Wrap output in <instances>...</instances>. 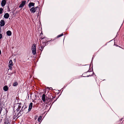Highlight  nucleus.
<instances>
[{
  "instance_id": "f257e3e1",
  "label": "nucleus",
  "mask_w": 124,
  "mask_h": 124,
  "mask_svg": "<svg viewBox=\"0 0 124 124\" xmlns=\"http://www.w3.org/2000/svg\"><path fill=\"white\" fill-rule=\"evenodd\" d=\"M23 109H21L20 111L19 112V113L17 114L16 115V112H14V113H13V115L14 116H16V117H17V118H18L20 116L22 115V114L23 113Z\"/></svg>"
},
{
  "instance_id": "f03ea898",
  "label": "nucleus",
  "mask_w": 124,
  "mask_h": 124,
  "mask_svg": "<svg viewBox=\"0 0 124 124\" xmlns=\"http://www.w3.org/2000/svg\"><path fill=\"white\" fill-rule=\"evenodd\" d=\"M38 7H33L30 9V11L31 13H34L36 12V9H37Z\"/></svg>"
},
{
  "instance_id": "7ed1b4c3",
  "label": "nucleus",
  "mask_w": 124,
  "mask_h": 124,
  "mask_svg": "<svg viewBox=\"0 0 124 124\" xmlns=\"http://www.w3.org/2000/svg\"><path fill=\"white\" fill-rule=\"evenodd\" d=\"M26 1L23 0L22 1L21 3L19 6V8H23L24 5H25L26 2Z\"/></svg>"
},
{
  "instance_id": "20e7f679",
  "label": "nucleus",
  "mask_w": 124,
  "mask_h": 124,
  "mask_svg": "<svg viewBox=\"0 0 124 124\" xmlns=\"http://www.w3.org/2000/svg\"><path fill=\"white\" fill-rule=\"evenodd\" d=\"M27 107L26 105H24L22 107L21 109H23V112L24 113H27L26 112L27 111Z\"/></svg>"
},
{
  "instance_id": "39448f33",
  "label": "nucleus",
  "mask_w": 124,
  "mask_h": 124,
  "mask_svg": "<svg viewBox=\"0 0 124 124\" xmlns=\"http://www.w3.org/2000/svg\"><path fill=\"white\" fill-rule=\"evenodd\" d=\"M32 105L33 103L32 102L30 103L29 105V108L28 111H27V112H28L31 111L32 108Z\"/></svg>"
},
{
  "instance_id": "423d86ee",
  "label": "nucleus",
  "mask_w": 124,
  "mask_h": 124,
  "mask_svg": "<svg viewBox=\"0 0 124 124\" xmlns=\"http://www.w3.org/2000/svg\"><path fill=\"white\" fill-rule=\"evenodd\" d=\"M17 104H18L17 108L16 109V112H18L21 107V103H18Z\"/></svg>"
},
{
  "instance_id": "0eeeda50",
  "label": "nucleus",
  "mask_w": 124,
  "mask_h": 124,
  "mask_svg": "<svg viewBox=\"0 0 124 124\" xmlns=\"http://www.w3.org/2000/svg\"><path fill=\"white\" fill-rule=\"evenodd\" d=\"M6 0H2L1 3V6L2 7L4 6L6 3Z\"/></svg>"
},
{
  "instance_id": "6e6552de",
  "label": "nucleus",
  "mask_w": 124,
  "mask_h": 124,
  "mask_svg": "<svg viewBox=\"0 0 124 124\" xmlns=\"http://www.w3.org/2000/svg\"><path fill=\"white\" fill-rule=\"evenodd\" d=\"M4 124H11L8 118H5V122Z\"/></svg>"
},
{
  "instance_id": "1a4fd4ad",
  "label": "nucleus",
  "mask_w": 124,
  "mask_h": 124,
  "mask_svg": "<svg viewBox=\"0 0 124 124\" xmlns=\"http://www.w3.org/2000/svg\"><path fill=\"white\" fill-rule=\"evenodd\" d=\"M5 24L4 20H1L0 22V25L1 26H3Z\"/></svg>"
},
{
  "instance_id": "9d476101",
  "label": "nucleus",
  "mask_w": 124,
  "mask_h": 124,
  "mask_svg": "<svg viewBox=\"0 0 124 124\" xmlns=\"http://www.w3.org/2000/svg\"><path fill=\"white\" fill-rule=\"evenodd\" d=\"M9 16V14L8 13H7L5 14L4 15V17L5 18L8 19V18Z\"/></svg>"
},
{
  "instance_id": "9b49d317",
  "label": "nucleus",
  "mask_w": 124,
  "mask_h": 124,
  "mask_svg": "<svg viewBox=\"0 0 124 124\" xmlns=\"http://www.w3.org/2000/svg\"><path fill=\"white\" fill-rule=\"evenodd\" d=\"M42 42L44 43H46V42L47 41V38L46 37H44L42 38Z\"/></svg>"
},
{
  "instance_id": "f8f14e48",
  "label": "nucleus",
  "mask_w": 124,
  "mask_h": 124,
  "mask_svg": "<svg viewBox=\"0 0 124 124\" xmlns=\"http://www.w3.org/2000/svg\"><path fill=\"white\" fill-rule=\"evenodd\" d=\"M10 63V62H9V64L8 65V67L10 70H12V67L13 65V62H11Z\"/></svg>"
},
{
  "instance_id": "ddd939ff",
  "label": "nucleus",
  "mask_w": 124,
  "mask_h": 124,
  "mask_svg": "<svg viewBox=\"0 0 124 124\" xmlns=\"http://www.w3.org/2000/svg\"><path fill=\"white\" fill-rule=\"evenodd\" d=\"M35 3L33 2H30L29 3L28 6L29 8H31V7L34 6Z\"/></svg>"
},
{
  "instance_id": "4468645a",
  "label": "nucleus",
  "mask_w": 124,
  "mask_h": 124,
  "mask_svg": "<svg viewBox=\"0 0 124 124\" xmlns=\"http://www.w3.org/2000/svg\"><path fill=\"white\" fill-rule=\"evenodd\" d=\"M49 41H47L46 42V43H44L42 42V43L41 44V45L43 46V47H44L46 45H47V43Z\"/></svg>"
},
{
  "instance_id": "2eb2a0df",
  "label": "nucleus",
  "mask_w": 124,
  "mask_h": 124,
  "mask_svg": "<svg viewBox=\"0 0 124 124\" xmlns=\"http://www.w3.org/2000/svg\"><path fill=\"white\" fill-rule=\"evenodd\" d=\"M45 96L46 95L44 94H43L42 95V100L43 102H45Z\"/></svg>"
},
{
  "instance_id": "dca6fc26",
  "label": "nucleus",
  "mask_w": 124,
  "mask_h": 124,
  "mask_svg": "<svg viewBox=\"0 0 124 124\" xmlns=\"http://www.w3.org/2000/svg\"><path fill=\"white\" fill-rule=\"evenodd\" d=\"M8 87L7 85H5L3 87V90L5 91H7L8 90Z\"/></svg>"
},
{
  "instance_id": "f3484780",
  "label": "nucleus",
  "mask_w": 124,
  "mask_h": 124,
  "mask_svg": "<svg viewBox=\"0 0 124 124\" xmlns=\"http://www.w3.org/2000/svg\"><path fill=\"white\" fill-rule=\"evenodd\" d=\"M7 35L8 36H10L11 35L12 33L11 31H8L7 32Z\"/></svg>"
},
{
  "instance_id": "a211bd4d",
  "label": "nucleus",
  "mask_w": 124,
  "mask_h": 124,
  "mask_svg": "<svg viewBox=\"0 0 124 124\" xmlns=\"http://www.w3.org/2000/svg\"><path fill=\"white\" fill-rule=\"evenodd\" d=\"M36 49V45L35 44H33L32 46V50Z\"/></svg>"
},
{
  "instance_id": "6ab92c4d",
  "label": "nucleus",
  "mask_w": 124,
  "mask_h": 124,
  "mask_svg": "<svg viewBox=\"0 0 124 124\" xmlns=\"http://www.w3.org/2000/svg\"><path fill=\"white\" fill-rule=\"evenodd\" d=\"M90 71H89V70H88L87 71V72H85L84 73V74H82L83 76V77H89V76H92V75H87V76H84V74H85L87 72H90Z\"/></svg>"
},
{
  "instance_id": "aec40b11",
  "label": "nucleus",
  "mask_w": 124,
  "mask_h": 124,
  "mask_svg": "<svg viewBox=\"0 0 124 124\" xmlns=\"http://www.w3.org/2000/svg\"><path fill=\"white\" fill-rule=\"evenodd\" d=\"M32 52L33 54L35 55L36 53V49H34L32 50Z\"/></svg>"
},
{
  "instance_id": "412c9836",
  "label": "nucleus",
  "mask_w": 124,
  "mask_h": 124,
  "mask_svg": "<svg viewBox=\"0 0 124 124\" xmlns=\"http://www.w3.org/2000/svg\"><path fill=\"white\" fill-rule=\"evenodd\" d=\"M18 85V83L17 82H16L15 83H14L13 85L14 86H16L17 85Z\"/></svg>"
},
{
  "instance_id": "4be33fe9",
  "label": "nucleus",
  "mask_w": 124,
  "mask_h": 124,
  "mask_svg": "<svg viewBox=\"0 0 124 124\" xmlns=\"http://www.w3.org/2000/svg\"><path fill=\"white\" fill-rule=\"evenodd\" d=\"M42 119V117L41 116L39 117L38 118V120L39 122H40Z\"/></svg>"
},
{
  "instance_id": "5701e85b",
  "label": "nucleus",
  "mask_w": 124,
  "mask_h": 124,
  "mask_svg": "<svg viewBox=\"0 0 124 124\" xmlns=\"http://www.w3.org/2000/svg\"><path fill=\"white\" fill-rule=\"evenodd\" d=\"M44 47L40 45V46L39 47V48L40 50H42V49H43Z\"/></svg>"
},
{
  "instance_id": "b1692460",
  "label": "nucleus",
  "mask_w": 124,
  "mask_h": 124,
  "mask_svg": "<svg viewBox=\"0 0 124 124\" xmlns=\"http://www.w3.org/2000/svg\"><path fill=\"white\" fill-rule=\"evenodd\" d=\"M63 35V33L61 34L60 35H58V36H57V38H59V37H61Z\"/></svg>"
},
{
  "instance_id": "393cba45",
  "label": "nucleus",
  "mask_w": 124,
  "mask_h": 124,
  "mask_svg": "<svg viewBox=\"0 0 124 124\" xmlns=\"http://www.w3.org/2000/svg\"><path fill=\"white\" fill-rule=\"evenodd\" d=\"M3 9L2 8H0V14H1L3 13Z\"/></svg>"
},
{
  "instance_id": "a878e982",
  "label": "nucleus",
  "mask_w": 124,
  "mask_h": 124,
  "mask_svg": "<svg viewBox=\"0 0 124 124\" xmlns=\"http://www.w3.org/2000/svg\"><path fill=\"white\" fill-rule=\"evenodd\" d=\"M14 60V61H15V58H12L11 59L10 61L9 62H12V60Z\"/></svg>"
},
{
  "instance_id": "bb28decb",
  "label": "nucleus",
  "mask_w": 124,
  "mask_h": 124,
  "mask_svg": "<svg viewBox=\"0 0 124 124\" xmlns=\"http://www.w3.org/2000/svg\"><path fill=\"white\" fill-rule=\"evenodd\" d=\"M2 34H0V39L2 38Z\"/></svg>"
},
{
  "instance_id": "cd10ccee",
  "label": "nucleus",
  "mask_w": 124,
  "mask_h": 124,
  "mask_svg": "<svg viewBox=\"0 0 124 124\" xmlns=\"http://www.w3.org/2000/svg\"><path fill=\"white\" fill-rule=\"evenodd\" d=\"M50 100H51V99L49 98H48V99H47V101H50Z\"/></svg>"
},
{
  "instance_id": "c85d7f7f",
  "label": "nucleus",
  "mask_w": 124,
  "mask_h": 124,
  "mask_svg": "<svg viewBox=\"0 0 124 124\" xmlns=\"http://www.w3.org/2000/svg\"><path fill=\"white\" fill-rule=\"evenodd\" d=\"M87 65V66H88V68H90V66H89V65Z\"/></svg>"
},
{
  "instance_id": "c756f323",
  "label": "nucleus",
  "mask_w": 124,
  "mask_h": 124,
  "mask_svg": "<svg viewBox=\"0 0 124 124\" xmlns=\"http://www.w3.org/2000/svg\"><path fill=\"white\" fill-rule=\"evenodd\" d=\"M52 87H50V90H52Z\"/></svg>"
},
{
  "instance_id": "7c9ffc66",
  "label": "nucleus",
  "mask_w": 124,
  "mask_h": 124,
  "mask_svg": "<svg viewBox=\"0 0 124 124\" xmlns=\"http://www.w3.org/2000/svg\"><path fill=\"white\" fill-rule=\"evenodd\" d=\"M35 102V101H34V100L33 101H32V102Z\"/></svg>"
},
{
  "instance_id": "2f4dec72",
  "label": "nucleus",
  "mask_w": 124,
  "mask_h": 124,
  "mask_svg": "<svg viewBox=\"0 0 124 124\" xmlns=\"http://www.w3.org/2000/svg\"><path fill=\"white\" fill-rule=\"evenodd\" d=\"M41 34H40V37H40V36H41Z\"/></svg>"
}]
</instances>
